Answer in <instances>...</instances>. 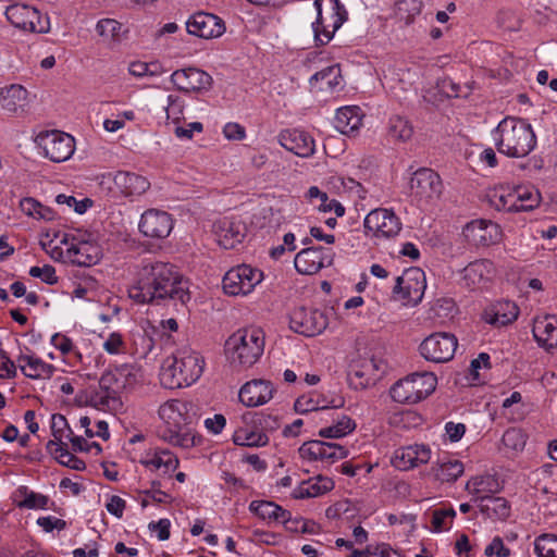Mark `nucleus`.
Here are the masks:
<instances>
[{
  "label": "nucleus",
  "mask_w": 557,
  "mask_h": 557,
  "mask_svg": "<svg viewBox=\"0 0 557 557\" xmlns=\"http://www.w3.org/2000/svg\"><path fill=\"white\" fill-rule=\"evenodd\" d=\"M97 34L102 38L103 42H119L126 29L123 24L113 18H102L96 25Z\"/></svg>",
  "instance_id": "48"
},
{
  "label": "nucleus",
  "mask_w": 557,
  "mask_h": 557,
  "mask_svg": "<svg viewBox=\"0 0 557 557\" xmlns=\"http://www.w3.org/2000/svg\"><path fill=\"white\" fill-rule=\"evenodd\" d=\"M278 144L300 158H309L315 151L313 137L299 128L283 129L277 136Z\"/></svg>",
  "instance_id": "29"
},
{
  "label": "nucleus",
  "mask_w": 557,
  "mask_h": 557,
  "mask_svg": "<svg viewBox=\"0 0 557 557\" xmlns=\"http://www.w3.org/2000/svg\"><path fill=\"white\" fill-rule=\"evenodd\" d=\"M16 362L22 373L33 380H49L55 371L53 364L44 361L34 354H21Z\"/></svg>",
  "instance_id": "35"
},
{
  "label": "nucleus",
  "mask_w": 557,
  "mask_h": 557,
  "mask_svg": "<svg viewBox=\"0 0 557 557\" xmlns=\"http://www.w3.org/2000/svg\"><path fill=\"white\" fill-rule=\"evenodd\" d=\"M315 20L311 23L315 47L327 45L347 20V11L339 0H315Z\"/></svg>",
  "instance_id": "7"
},
{
  "label": "nucleus",
  "mask_w": 557,
  "mask_h": 557,
  "mask_svg": "<svg viewBox=\"0 0 557 557\" xmlns=\"http://www.w3.org/2000/svg\"><path fill=\"white\" fill-rule=\"evenodd\" d=\"M327 326V318L320 310L296 308L289 315V327L305 336L321 334Z\"/></svg>",
  "instance_id": "21"
},
{
  "label": "nucleus",
  "mask_w": 557,
  "mask_h": 557,
  "mask_svg": "<svg viewBox=\"0 0 557 557\" xmlns=\"http://www.w3.org/2000/svg\"><path fill=\"white\" fill-rule=\"evenodd\" d=\"M186 29L193 36L212 39L221 37L225 33V24L214 14L197 12L187 20Z\"/></svg>",
  "instance_id": "27"
},
{
  "label": "nucleus",
  "mask_w": 557,
  "mask_h": 557,
  "mask_svg": "<svg viewBox=\"0 0 557 557\" xmlns=\"http://www.w3.org/2000/svg\"><path fill=\"white\" fill-rule=\"evenodd\" d=\"M50 344L57 348L63 356L75 354L76 357L82 358L81 352L75 349L73 341L66 335L55 333L51 336Z\"/></svg>",
  "instance_id": "62"
},
{
  "label": "nucleus",
  "mask_w": 557,
  "mask_h": 557,
  "mask_svg": "<svg viewBox=\"0 0 557 557\" xmlns=\"http://www.w3.org/2000/svg\"><path fill=\"white\" fill-rule=\"evenodd\" d=\"M434 474L441 482L451 483L457 481L465 472L463 463L450 456H444L433 467Z\"/></svg>",
  "instance_id": "43"
},
{
  "label": "nucleus",
  "mask_w": 557,
  "mask_h": 557,
  "mask_svg": "<svg viewBox=\"0 0 557 557\" xmlns=\"http://www.w3.org/2000/svg\"><path fill=\"white\" fill-rule=\"evenodd\" d=\"M458 341L454 334L433 333L420 344V354L428 361L443 363L454 357Z\"/></svg>",
  "instance_id": "17"
},
{
  "label": "nucleus",
  "mask_w": 557,
  "mask_h": 557,
  "mask_svg": "<svg viewBox=\"0 0 557 557\" xmlns=\"http://www.w3.org/2000/svg\"><path fill=\"white\" fill-rule=\"evenodd\" d=\"M60 243L63 245L61 255L63 258L79 267H91L97 264L102 258L101 247L89 240H77L64 234Z\"/></svg>",
  "instance_id": "13"
},
{
  "label": "nucleus",
  "mask_w": 557,
  "mask_h": 557,
  "mask_svg": "<svg viewBox=\"0 0 557 557\" xmlns=\"http://www.w3.org/2000/svg\"><path fill=\"white\" fill-rule=\"evenodd\" d=\"M47 450L55 458V460L73 470L82 471L86 468L85 462L74 456L67 448V444H60L57 441H49L47 443Z\"/></svg>",
  "instance_id": "45"
},
{
  "label": "nucleus",
  "mask_w": 557,
  "mask_h": 557,
  "mask_svg": "<svg viewBox=\"0 0 557 557\" xmlns=\"http://www.w3.org/2000/svg\"><path fill=\"white\" fill-rule=\"evenodd\" d=\"M299 456L308 461H320L332 465L337 460L344 459L348 455V449L337 443L323 441H309L304 443L299 449Z\"/></svg>",
  "instance_id": "20"
},
{
  "label": "nucleus",
  "mask_w": 557,
  "mask_h": 557,
  "mask_svg": "<svg viewBox=\"0 0 557 557\" xmlns=\"http://www.w3.org/2000/svg\"><path fill=\"white\" fill-rule=\"evenodd\" d=\"M410 196L419 206H428L437 201L443 194V183L440 175L432 169L417 170L409 182Z\"/></svg>",
  "instance_id": "9"
},
{
  "label": "nucleus",
  "mask_w": 557,
  "mask_h": 557,
  "mask_svg": "<svg viewBox=\"0 0 557 557\" xmlns=\"http://www.w3.org/2000/svg\"><path fill=\"white\" fill-rule=\"evenodd\" d=\"M174 227V220L170 213L159 209L146 210L139 220L138 230L148 238L164 239Z\"/></svg>",
  "instance_id": "23"
},
{
  "label": "nucleus",
  "mask_w": 557,
  "mask_h": 557,
  "mask_svg": "<svg viewBox=\"0 0 557 557\" xmlns=\"http://www.w3.org/2000/svg\"><path fill=\"white\" fill-rule=\"evenodd\" d=\"M233 441L238 446L260 447L269 442L267 434L248 429H239L233 435Z\"/></svg>",
  "instance_id": "51"
},
{
  "label": "nucleus",
  "mask_w": 557,
  "mask_h": 557,
  "mask_svg": "<svg viewBox=\"0 0 557 557\" xmlns=\"http://www.w3.org/2000/svg\"><path fill=\"white\" fill-rule=\"evenodd\" d=\"M166 101L165 113L168 123L175 126L185 119V101L176 95H169Z\"/></svg>",
  "instance_id": "56"
},
{
  "label": "nucleus",
  "mask_w": 557,
  "mask_h": 557,
  "mask_svg": "<svg viewBox=\"0 0 557 557\" xmlns=\"http://www.w3.org/2000/svg\"><path fill=\"white\" fill-rule=\"evenodd\" d=\"M127 292L129 298L138 304L163 299L186 304L190 299L187 282L176 268L169 262L150 259L138 265Z\"/></svg>",
  "instance_id": "1"
},
{
  "label": "nucleus",
  "mask_w": 557,
  "mask_h": 557,
  "mask_svg": "<svg viewBox=\"0 0 557 557\" xmlns=\"http://www.w3.org/2000/svg\"><path fill=\"white\" fill-rule=\"evenodd\" d=\"M101 379L103 386L121 396L123 392H131L143 382V372L134 363H123L108 369Z\"/></svg>",
  "instance_id": "15"
},
{
  "label": "nucleus",
  "mask_w": 557,
  "mask_h": 557,
  "mask_svg": "<svg viewBox=\"0 0 557 557\" xmlns=\"http://www.w3.org/2000/svg\"><path fill=\"white\" fill-rule=\"evenodd\" d=\"M310 86L318 91H334L342 85V74L338 65H330L314 73L309 79Z\"/></svg>",
  "instance_id": "41"
},
{
  "label": "nucleus",
  "mask_w": 557,
  "mask_h": 557,
  "mask_svg": "<svg viewBox=\"0 0 557 557\" xmlns=\"http://www.w3.org/2000/svg\"><path fill=\"white\" fill-rule=\"evenodd\" d=\"M271 227H282L296 219V203L292 200L282 201L280 206L269 209L267 215Z\"/></svg>",
  "instance_id": "46"
},
{
  "label": "nucleus",
  "mask_w": 557,
  "mask_h": 557,
  "mask_svg": "<svg viewBox=\"0 0 557 557\" xmlns=\"http://www.w3.org/2000/svg\"><path fill=\"white\" fill-rule=\"evenodd\" d=\"M363 227L366 234H371L376 239H389L399 234L403 224L392 209L376 208L366 215Z\"/></svg>",
  "instance_id": "14"
},
{
  "label": "nucleus",
  "mask_w": 557,
  "mask_h": 557,
  "mask_svg": "<svg viewBox=\"0 0 557 557\" xmlns=\"http://www.w3.org/2000/svg\"><path fill=\"white\" fill-rule=\"evenodd\" d=\"M249 510L263 520L287 522L289 519L288 510L269 500H252Z\"/></svg>",
  "instance_id": "44"
},
{
  "label": "nucleus",
  "mask_w": 557,
  "mask_h": 557,
  "mask_svg": "<svg viewBox=\"0 0 557 557\" xmlns=\"http://www.w3.org/2000/svg\"><path fill=\"white\" fill-rule=\"evenodd\" d=\"M497 273L494 262L490 259H476L469 262L458 272V283L461 287L474 292L486 289Z\"/></svg>",
  "instance_id": "12"
},
{
  "label": "nucleus",
  "mask_w": 557,
  "mask_h": 557,
  "mask_svg": "<svg viewBox=\"0 0 557 557\" xmlns=\"http://www.w3.org/2000/svg\"><path fill=\"white\" fill-rule=\"evenodd\" d=\"M492 139L499 153L512 159L528 157L537 146L532 125L516 116L504 117L492 131Z\"/></svg>",
  "instance_id": "2"
},
{
  "label": "nucleus",
  "mask_w": 557,
  "mask_h": 557,
  "mask_svg": "<svg viewBox=\"0 0 557 557\" xmlns=\"http://www.w3.org/2000/svg\"><path fill=\"white\" fill-rule=\"evenodd\" d=\"M488 199L498 211L528 212L540 206L542 197L531 185H499L490 191Z\"/></svg>",
  "instance_id": "6"
},
{
  "label": "nucleus",
  "mask_w": 557,
  "mask_h": 557,
  "mask_svg": "<svg viewBox=\"0 0 557 557\" xmlns=\"http://www.w3.org/2000/svg\"><path fill=\"white\" fill-rule=\"evenodd\" d=\"M466 491L473 502H483L499 491L497 479L491 474L472 476L466 483Z\"/></svg>",
  "instance_id": "38"
},
{
  "label": "nucleus",
  "mask_w": 557,
  "mask_h": 557,
  "mask_svg": "<svg viewBox=\"0 0 557 557\" xmlns=\"http://www.w3.org/2000/svg\"><path fill=\"white\" fill-rule=\"evenodd\" d=\"M532 333L540 347L547 351L557 348V318L555 315L536 318Z\"/></svg>",
  "instance_id": "33"
},
{
  "label": "nucleus",
  "mask_w": 557,
  "mask_h": 557,
  "mask_svg": "<svg viewBox=\"0 0 557 557\" xmlns=\"http://www.w3.org/2000/svg\"><path fill=\"white\" fill-rule=\"evenodd\" d=\"M5 16L15 27L30 33H45L47 23L41 13L25 3H14L7 8Z\"/></svg>",
  "instance_id": "19"
},
{
  "label": "nucleus",
  "mask_w": 557,
  "mask_h": 557,
  "mask_svg": "<svg viewBox=\"0 0 557 557\" xmlns=\"http://www.w3.org/2000/svg\"><path fill=\"white\" fill-rule=\"evenodd\" d=\"M36 524L45 532L63 531L67 528V522L54 516H41L36 520Z\"/></svg>",
  "instance_id": "63"
},
{
  "label": "nucleus",
  "mask_w": 557,
  "mask_h": 557,
  "mask_svg": "<svg viewBox=\"0 0 557 557\" xmlns=\"http://www.w3.org/2000/svg\"><path fill=\"white\" fill-rule=\"evenodd\" d=\"M36 143L42 156L57 163L69 160L75 151L74 137L57 129L39 133Z\"/></svg>",
  "instance_id": "11"
},
{
  "label": "nucleus",
  "mask_w": 557,
  "mask_h": 557,
  "mask_svg": "<svg viewBox=\"0 0 557 557\" xmlns=\"http://www.w3.org/2000/svg\"><path fill=\"white\" fill-rule=\"evenodd\" d=\"M335 251L331 247H305L294 258V265L299 274L313 275L333 264Z\"/></svg>",
  "instance_id": "16"
},
{
  "label": "nucleus",
  "mask_w": 557,
  "mask_h": 557,
  "mask_svg": "<svg viewBox=\"0 0 557 557\" xmlns=\"http://www.w3.org/2000/svg\"><path fill=\"white\" fill-rule=\"evenodd\" d=\"M113 182L124 197H139L150 188L147 177L128 171H119L114 175Z\"/></svg>",
  "instance_id": "32"
},
{
  "label": "nucleus",
  "mask_w": 557,
  "mask_h": 557,
  "mask_svg": "<svg viewBox=\"0 0 557 557\" xmlns=\"http://www.w3.org/2000/svg\"><path fill=\"white\" fill-rule=\"evenodd\" d=\"M51 434L53 436L52 441H57L60 444L65 443L64 440H69L73 434V431L63 414L54 413L51 416Z\"/></svg>",
  "instance_id": "59"
},
{
  "label": "nucleus",
  "mask_w": 557,
  "mask_h": 557,
  "mask_svg": "<svg viewBox=\"0 0 557 557\" xmlns=\"http://www.w3.org/2000/svg\"><path fill=\"white\" fill-rule=\"evenodd\" d=\"M294 406L295 410L300 414L329 408L327 401L322 399L320 395L314 394H308L298 397Z\"/></svg>",
  "instance_id": "53"
},
{
  "label": "nucleus",
  "mask_w": 557,
  "mask_h": 557,
  "mask_svg": "<svg viewBox=\"0 0 557 557\" xmlns=\"http://www.w3.org/2000/svg\"><path fill=\"white\" fill-rule=\"evenodd\" d=\"M158 414L164 422L160 437L165 443L185 449L201 443V436L190 426L191 417L186 401L170 399L159 407Z\"/></svg>",
  "instance_id": "3"
},
{
  "label": "nucleus",
  "mask_w": 557,
  "mask_h": 557,
  "mask_svg": "<svg viewBox=\"0 0 557 557\" xmlns=\"http://www.w3.org/2000/svg\"><path fill=\"white\" fill-rule=\"evenodd\" d=\"M28 273L32 277L40 278L48 285H54L58 283L55 269L50 264H45L42 267H32Z\"/></svg>",
  "instance_id": "64"
},
{
  "label": "nucleus",
  "mask_w": 557,
  "mask_h": 557,
  "mask_svg": "<svg viewBox=\"0 0 557 557\" xmlns=\"http://www.w3.org/2000/svg\"><path fill=\"white\" fill-rule=\"evenodd\" d=\"M462 235L475 247H487L497 244L502 238L500 226L490 220H473L463 227Z\"/></svg>",
  "instance_id": "24"
},
{
  "label": "nucleus",
  "mask_w": 557,
  "mask_h": 557,
  "mask_svg": "<svg viewBox=\"0 0 557 557\" xmlns=\"http://www.w3.org/2000/svg\"><path fill=\"white\" fill-rule=\"evenodd\" d=\"M426 288L425 274L418 268H412L395 278L394 293L398 294L407 305H418Z\"/></svg>",
  "instance_id": "18"
},
{
  "label": "nucleus",
  "mask_w": 557,
  "mask_h": 557,
  "mask_svg": "<svg viewBox=\"0 0 557 557\" xmlns=\"http://www.w3.org/2000/svg\"><path fill=\"white\" fill-rule=\"evenodd\" d=\"M79 403L103 412H117L123 407L121 396L111 388L103 386L102 379L97 387L87 389L79 396Z\"/></svg>",
  "instance_id": "25"
},
{
  "label": "nucleus",
  "mask_w": 557,
  "mask_h": 557,
  "mask_svg": "<svg viewBox=\"0 0 557 557\" xmlns=\"http://www.w3.org/2000/svg\"><path fill=\"white\" fill-rule=\"evenodd\" d=\"M362 112L357 106L339 108L334 117L335 128L348 136L356 135L362 126Z\"/></svg>",
  "instance_id": "36"
},
{
  "label": "nucleus",
  "mask_w": 557,
  "mask_h": 557,
  "mask_svg": "<svg viewBox=\"0 0 557 557\" xmlns=\"http://www.w3.org/2000/svg\"><path fill=\"white\" fill-rule=\"evenodd\" d=\"M480 511L492 520H505L510 515V506L503 497L491 496L480 503Z\"/></svg>",
  "instance_id": "47"
},
{
  "label": "nucleus",
  "mask_w": 557,
  "mask_h": 557,
  "mask_svg": "<svg viewBox=\"0 0 557 557\" xmlns=\"http://www.w3.org/2000/svg\"><path fill=\"white\" fill-rule=\"evenodd\" d=\"M143 494L145 495V497L140 500V505L144 508L147 507L150 504V502L156 504H165L171 500V496L168 493L160 490L159 481H153L151 483V488L144 491Z\"/></svg>",
  "instance_id": "61"
},
{
  "label": "nucleus",
  "mask_w": 557,
  "mask_h": 557,
  "mask_svg": "<svg viewBox=\"0 0 557 557\" xmlns=\"http://www.w3.org/2000/svg\"><path fill=\"white\" fill-rule=\"evenodd\" d=\"M356 426L355 420L342 414L336 418L334 424L320 429L319 435L324 438H341L355 431Z\"/></svg>",
  "instance_id": "49"
},
{
  "label": "nucleus",
  "mask_w": 557,
  "mask_h": 557,
  "mask_svg": "<svg viewBox=\"0 0 557 557\" xmlns=\"http://www.w3.org/2000/svg\"><path fill=\"white\" fill-rule=\"evenodd\" d=\"M128 73L136 78L156 77L162 74V70L157 62L134 61L128 65Z\"/></svg>",
  "instance_id": "57"
},
{
  "label": "nucleus",
  "mask_w": 557,
  "mask_h": 557,
  "mask_svg": "<svg viewBox=\"0 0 557 557\" xmlns=\"http://www.w3.org/2000/svg\"><path fill=\"white\" fill-rule=\"evenodd\" d=\"M263 280L261 270L249 264H239L230 269L223 276L222 287L230 296H246Z\"/></svg>",
  "instance_id": "10"
},
{
  "label": "nucleus",
  "mask_w": 557,
  "mask_h": 557,
  "mask_svg": "<svg viewBox=\"0 0 557 557\" xmlns=\"http://www.w3.org/2000/svg\"><path fill=\"white\" fill-rule=\"evenodd\" d=\"M218 244L224 249H233L240 244L247 233L245 222L236 215L218 219L212 226Z\"/></svg>",
  "instance_id": "22"
},
{
  "label": "nucleus",
  "mask_w": 557,
  "mask_h": 557,
  "mask_svg": "<svg viewBox=\"0 0 557 557\" xmlns=\"http://www.w3.org/2000/svg\"><path fill=\"white\" fill-rule=\"evenodd\" d=\"M273 397V387L269 381L252 380L239 391V400L247 407H258L267 404Z\"/></svg>",
  "instance_id": "31"
},
{
  "label": "nucleus",
  "mask_w": 557,
  "mask_h": 557,
  "mask_svg": "<svg viewBox=\"0 0 557 557\" xmlns=\"http://www.w3.org/2000/svg\"><path fill=\"white\" fill-rule=\"evenodd\" d=\"M139 462L149 471L169 478L172 476V473L180 466V459L177 456L173 451L161 447H154L146 450L141 455Z\"/></svg>",
  "instance_id": "26"
},
{
  "label": "nucleus",
  "mask_w": 557,
  "mask_h": 557,
  "mask_svg": "<svg viewBox=\"0 0 557 557\" xmlns=\"http://www.w3.org/2000/svg\"><path fill=\"white\" fill-rule=\"evenodd\" d=\"M379 363L373 358H364L354 364L350 372V380L356 386L364 388L375 383L379 379Z\"/></svg>",
  "instance_id": "40"
},
{
  "label": "nucleus",
  "mask_w": 557,
  "mask_h": 557,
  "mask_svg": "<svg viewBox=\"0 0 557 557\" xmlns=\"http://www.w3.org/2000/svg\"><path fill=\"white\" fill-rule=\"evenodd\" d=\"M334 488V481L324 475H317L302 481L292 492V497L295 499H305L319 497L326 494Z\"/></svg>",
  "instance_id": "37"
},
{
  "label": "nucleus",
  "mask_w": 557,
  "mask_h": 557,
  "mask_svg": "<svg viewBox=\"0 0 557 557\" xmlns=\"http://www.w3.org/2000/svg\"><path fill=\"white\" fill-rule=\"evenodd\" d=\"M388 134L395 139L405 141L411 138L413 128L407 119L394 115L388 122Z\"/></svg>",
  "instance_id": "55"
},
{
  "label": "nucleus",
  "mask_w": 557,
  "mask_h": 557,
  "mask_svg": "<svg viewBox=\"0 0 557 557\" xmlns=\"http://www.w3.org/2000/svg\"><path fill=\"white\" fill-rule=\"evenodd\" d=\"M518 315L519 308L517 305L512 301L504 300L498 301L490 311L485 312V320L491 324L504 326L517 320Z\"/></svg>",
  "instance_id": "42"
},
{
  "label": "nucleus",
  "mask_w": 557,
  "mask_h": 557,
  "mask_svg": "<svg viewBox=\"0 0 557 557\" xmlns=\"http://www.w3.org/2000/svg\"><path fill=\"white\" fill-rule=\"evenodd\" d=\"M264 332L255 326L243 327L234 332L225 342L226 360L233 368H249L263 355Z\"/></svg>",
  "instance_id": "5"
},
{
  "label": "nucleus",
  "mask_w": 557,
  "mask_h": 557,
  "mask_svg": "<svg viewBox=\"0 0 557 557\" xmlns=\"http://www.w3.org/2000/svg\"><path fill=\"white\" fill-rule=\"evenodd\" d=\"M28 103V91L20 84H12L0 90V106L9 113L23 111Z\"/></svg>",
  "instance_id": "39"
},
{
  "label": "nucleus",
  "mask_w": 557,
  "mask_h": 557,
  "mask_svg": "<svg viewBox=\"0 0 557 557\" xmlns=\"http://www.w3.org/2000/svg\"><path fill=\"white\" fill-rule=\"evenodd\" d=\"M456 516L454 508H440L432 512L431 527L434 532L448 530Z\"/></svg>",
  "instance_id": "58"
},
{
  "label": "nucleus",
  "mask_w": 557,
  "mask_h": 557,
  "mask_svg": "<svg viewBox=\"0 0 557 557\" xmlns=\"http://www.w3.org/2000/svg\"><path fill=\"white\" fill-rule=\"evenodd\" d=\"M78 424L82 429H84L85 435L89 438L98 436V437L107 441L110 437L108 423L103 420H99L96 423V430H91V428H90L91 420L87 416L81 417L78 420Z\"/></svg>",
  "instance_id": "60"
},
{
  "label": "nucleus",
  "mask_w": 557,
  "mask_h": 557,
  "mask_svg": "<svg viewBox=\"0 0 557 557\" xmlns=\"http://www.w3.org/2000/svg\"><path fill=\"white\" fill-rule=\"evenodd\" d=\"M12 502L20 509L46 510L54 503L49 496L35 492L26 485H20L12 493Z\"/></svg>",
  "instance_id": "34"
},
{
  "label": "nucleus",
  "mask_w": 557,
  "mask_h": 557,
  "mask_svg": "<svg viewBox=\"0 0 557 557\" xmlns=\"http://www.w3.org/2000/svg\"><path fill=\"white\" fill-rule=\"evenodd\" d=\"M205 366L202 355L189 345H184L164 361L159 374L160 383L170 389L190 386L200 379Z\"/></svg>",
  "instance_id": "4"
},
{
  "label": "nucleus",
  "mask_w": 557,
  "mask_h": 557,
  "mask_svg": "<svg viewBox=\"0 0 557 557\" xmlns=\"http://www.w3.org/2000/svg\"><path fill=\"white\" fill-rule=\"evenodd\" d=\"M432 456L431 448L425 444H412L394 451L392 463L395 468L407 471L425 465Z\"/></svg>",
  "instance_id": "30"
},
{
  "label": "nucleus",
  "mask_w": 557,
  "mask_h": 557,
  "mask_svg": "<svg viewBox=\"0 0 557 557\" xmlns=\"http://www.w3.org/2000/svg\"><path fill=\"white\" fill-rule=\"evenodd\" d=\"M437 377L432 372H416L398 380L389 389L398 404L413 405L430 396L436 388Z\"/></svg>",
  "instance_id": "8"
},
{
  "label": "nucleus",
  "mask_w": 557,
  "mask_h": 557,
  "mask_svg": "<svg viewBox=\"0 0 557 557\" xmlns=\"http://www.w3.org/2000/svg\"><path fill=\"white\" fill-rule=\"evenodd\" d=\"M422 7V0H398L395 4L396 18L404 25H410L420 15Z\"/></svg>",
  "instance_id": "50"
},
{
  "label": "nucleus",
  "mask_w": 557,
  "mask_h": 557,
  "mask_svg": "<svg viewBox=\"0 0 557 557\" xmlns=\"http://www.w3.org/2000/svg\"><path fill=\"white\" fill-rule=\"evenodd\" d=\"M171 82L181 91L200 92L211 87L212 77L200 69L187 67L174 71Z\"/></svg>",
  "instance_id": "28"
},
{
  "label": "nucleus",
  "mask_w": 557,
  "mask_h": 557,
  "mask_svg": "<svg viewBox=\"0 0 557 557\" xmlns=\"http://www.w3.org/2000/svg\"><path fill=\"white\" fill-rule=\"evenodd\" d=\"M21 210L28 216L38 220L50 221L53 219V211L35 200L34 198H24L21 201Z\"/></svg>",
  "instance_id": "54"
},
{
  "label": "nucleus",
  "mask_w": 557,
  "mask_h": 557,
  "mask_svg": "<svg viewBox=\"0 0 557 557\" xmlns=\"http://www.w3.org/2000/svg\"><path fill=\"white\" fill-rule=\"evenodd\" d=\"M534 553L537 557H557V535L543 533L534 540Z\"/></svg>",
  "instance_id": "52"
}]
</instances>
